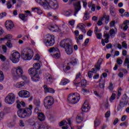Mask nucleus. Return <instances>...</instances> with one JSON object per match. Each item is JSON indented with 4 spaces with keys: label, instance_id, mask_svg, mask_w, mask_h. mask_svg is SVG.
I'll return each instance as SVG.
<instances>
[{
    "label": "nucleus",
    "instance_id": "obj_11",
    "mask_svg": "<svg viewBox=\"0 0 129 129\" xmlns=\"http://www.w3.org/2000/svg\"><path fill=\"white\" fill-rule=\"evenodd\" d=\"M21 55L19 52H15L12 54L10 59L13 63H18L20 61Z\"/></svg>",
    "mask_w": 129,
    "mask_h": 129
},
{
    "label": "nucleus",
    "instance_id": "obj_52",
    "mask_svg": "<svg viewBox=\"0 0 129 129\" xmlns=\"http://www.w3.org/2000/svg\"><path fill=\"white\" fill-rule=\"evenodd\" d=\"M12 38H13V35H12L11 34H8L6 36H5V38L7 40H10V39H12Z\"/></svg>",
    "mask_w": 129,
    "mask_h": 129
},
{
    "label": "nucleus",
    "instance_id": "obj_28",
    "mask_svg": "<svg viewBox=\"0 0 129 129\" xmlns=\"http://www.w3.org/2000/svg\"><path fill=\"white\" fill-rule=\"evenodd\" d=\"M109 34L111 38H114L115 37V34H116V31L114 29H111L109 31Z\"/></svg>",
    "mask_w": 129,
    "mask_h": 129
},
{
    "label": "nucleus",
    "instance_id": "obj_56",
    "mask_svg": "<svg viewBox=\"0 0 129 129\" xmlns=\"http://www.w3.org/2000/svg\"><path fill=\"white\" fill-rule=\"evenodd\" d=\"M105 117H109L110 116V111H108L105 114Z\"/></svg>",
    "mask_w": 129,
    "mask_h": 129
},
{
    "label": "nucleus",
    "instance_id": "obj_18",
    "mask_svg": "<svg viewBox=\"0 0 129 129\" xmlns=\"http://www.w3.org/2000/svg\"><path fill=\"white\" fill-rule=\"evenodd\" d=\"M43 88L44 90V92L47 93L49 92V93H55V90L53 89L52 88L48 87V86L44 85L43 86Z\"/></svg>",
    "mask_w": 129,
    "mask_h": 129
},
{
    "label": "nucleus",
    "instance_id": "obj_21",
    "mask_svg": "<svg viewBox=\"0 0 129 129\" xmlns=\"http://www.w3.org/2000/svg\"><path fill=\"white\" fill-rule=\"evenodd\" d=\"M77 28H79L82 32L84 34L86 33V30H85V24L83 23H79L78 24Z\"/></svg>",
    "mask_w": 129,
    "mask_h": 129
},
{
    "label": "nucleus",
    "instance_id": "obj_57",
    "mask_svg": "<svg viewBox=\"0 0 129 129\" xmlns=\"http://www.w3.org/2000/svg\"><path fill=\"white\" fill-rule=\"evenodd\" d=\"M7 16V13L3 12L0 14V18H3L4 17H6Z\"/></svg>",
    "mask_w": 129,
    "mask_h": 129
},
{
    "label": "nucleus",
    "instance_id": "obj_4",
    "mask_svg": "<svg viewBox=\"0 0 129 129\" xmlns=\"http://www.w3.org/2000/svg\"><path fill=\"white\" fill-rule=\"evenodd\" d=\"M80 100V95L77 93L70 94L68 97V101L71 104H75Z\"/></svg>",
    "mask_w": 129,
    "mask_h": 129
},
{
    "label": "nucleus",
    "instance_id": "obj_5",
    "mask_svg": "<svg viewBox=\"0 0 129 129\" xmlns=\"http://www.w3.org/2000/svg\"><path fill=\"white\" fill-rule=\"evenodd\" d=\"M43 43L47 47H51L55 44V36L53 35L48 34L45 39L43 40Z\"/></svg>",
    "mask_w": 129,
    "mask_h": 129
},
{
    "label": "nucleus",
    "instance_id": "obj_54",
    "mask_svg": "<svg viewBox=\"0 0 129 129\" xmlns=\"http://www.w3.org/2000/svg\"><path fill=\"white\" fill-rule=\"evenodd\" d=\"M102 4L104 7H106L107 6V1L102 0Z\"/></svg>",
    "mask_w": 129,
    "mask_h": 129
},
{
    "label": "nucleus",
    "instance_id": "obj_63",
    "mask_svg": "<svg viewBox=\"0 0 129 129\" xmlns=\"http://www.w3.org/2000/svg\"><path fill=\"white\" fill-rule=\"evenodd\" d=\"M123 24L125 25V26H128V24H129V21L128 20H126L125 21H124L123 22Z\"/></svg>",
    "mask_w": 129,
    "mask_h": 129
},
{
    "label": "nucleus",
    "instance_id": "obj_19",
    "mask_svg": "<svg viewBox=\"0 0 129 129\" xmlns=\"http://www.w3.org/2000/svg\"><path fill=\"white\" fill-rule=\"evenodd\" d=\"M28 73L30 76L33 77L35 75H37L38 74V71L36 70V69H34L33 68H31L29 69Z\"/></svg>",
    "mask_w": 129,
    "mask_h": 129
},
{
    "label": "nucleus",
    "instance_id": "obj_42",
    "mask_svg": "<svg viewBox=\"0 0 129 129\" xmlns=\"http://www.w3.org/2000/svg\"><path fill=\"white\" fill-rule=\"evenodd\" d=\"M70 64H72V65H73L74 66L76 65L77 64V60H76V58H74V60L70 62Z\"/></svg>",
    "mask_w": 129,
    "mask_h": 129
},
{
    "label": "nucleus",
    "instance_id": "obj_24",
    "mask_svg": "<svg viewBox=\"0 0 129 129\" xmlns=\"http://www.w3.org/2000/svg\"><path fill=\"white\" fill-rule=\"evenodd\" d=\"M38 119L40 121H43L45 120V115L42 112H39L38 114Z\"/></svg>",
    "mask_w": 129,
    "mask_h": 129
},
{
    "label": "nucleus",
    "instance_id": "obj_8",
    "mask_svg": "<svg viewBox=\"0 0 129 129\" xmlns=\"http://www.w3.org/2000/svg\"><path fill=\"white\" fill-rule=\"evenodd\" d=\"M16 100V96L13 93H9L5 98V102L8 104H13Z\"/></svg>",
    "mask_w": 129,
    "mask_h": 129
},
{
    "label": "nucleus",
    "instance_id": "obj_45",
    "mask_svg": "<svg viewBox=\"0 0 129 129\" xmlns=\"http://www.w3.org/2000/svg\"><path fill=\"white\" fill-rule=\"evenodd\" d=\"M34 60H36L37 61H39L40 60V55L38 54H36L34 56Z\"/></svg>",
    "mask_w": 129,
    "mask_h": 129
},
{
    "label": "nucleus",
    "instance_id": "obj_38",
    "mask_svg": "<svg viewBox=\"0 0 129 129\" xmlns=\"http://www.w3.org/2000/svg\"><path fill=\"white\" fill-rule=\"evenodd\" d=\"M83 35L81 34L80 35L79 38L77 36L76 37V40L77 43H79V40H83Z\"/></svg>",
    "mask_w": 129,
    "mask_h": 129
},
{
    "label": "nucleus",
    "instance_id": "obj_43",
    "mask_svg": "<svg viewBox=\"0 0 129 129\" xmlns=\"http://www.w3.org/2000/svg\"><path fill=\"white\" fill-rule=\"evenodd\" d=\"M122 59L117 58L116 62L118 65H121V64H122Z\"/></svg>",
    "mask_w": 129,
    "mask_h": 129
},
{
    "label": "nucleus",
    "instance_id": "obj_49",
    "mask_svg": "<svg viewBox=\"0 0 129 129\" xmlns=\"http://www.w3.org/2000/svg\"><path fill=\"white\" fill-rule=\"evenodd\" d=\"M115 99V94L113 93L110 98V100H114Z\"/></svg>",
    "mask_w": 129,
    "mask_h": 129
},
{
    "label": "nucleus",
    "instance_id": "obj_10",
    "mask_svg": "<svg viewBox=\"0 0 129 129\" xmlns=\"http://www.w3.org/2000/svg\"><path fill=\"white\" fill-rule=\"evenodd\" d=\"M127 103H128V101H127L126 98L123 97L120 101L119 107H117V111H120V110H121V109L123 108L125 105H127Z\"/></svg>",
    "mask_w": 129,
    "mask_h": 129
},
{
    "label": "nucleus",
    "instance_id": "obj_51",
    "mask_svg": "<svg viewBox=\"0 0 129 129\" xmlns=\"http://www.w3.org/2000/svg\"><path fill=\"white\" fill-rule=\"evenodd\" d=\"M96 35L97 39H99L100 40V39H101V37H102V34L101 33H96Z\"/></svg>",
    "mask_w": 129,
    "mask_h": 129
},
{
    "label": "nucleus",
    "instance_id": "obj_60",
    "mask_svg": "<svg viewBox=\"0 0 129 129\" xmlns=\"http://www.w3.org/2000/svg\"><path fill=\"white\" fill-rule=\"evenodd\" d=\"M12 6V4H11V2L8 1V3H7V8L8 9H11Z\"/></svg>",
    "mask_w": 129,
    "mask_h": 129
},
{
    "label": "nucleus",
    "instance_id": "obj_47",
    "mask_svg": "<svg viewBox=\"0 0 129 129\" xmlns=\"http://www.w3.org/2000/svg\"><path fill=\"white\" fill-rule=\"evenodd\" d=\"M0 59L2 60V61H3V62H5L6 61V56L3 55V54H0Z\"/></svg>",
    "mask_w": 129,
    "mask_h": 129
},
{
    "label": "nucleus",
    "instance_id": "obj_59",
    "mask_svg": "<svg viewBox=\"0 0 129 129\" xmlns=\"http://www.w3.org/2000/svg\"><path fill=\"white\" fill-rule=\"evenodd\" d=\"M2 49L4 53H7V50H8V49L7 48V46L6 45H3Z\"/></svg>",
    "mask_w": 129,
    "mask_h": 129
},
{
    "label": "nucleus",
    "instance_id": "obj_23",
    "mask_svg": "<svg viewBox=\"0 0 129 129\" xmlns=\"http://www.w3.org/2000/svg\"><path fill=\"white\" fill-rule=\"evenodd\" d=\"M102 61H103L102 58L99 59L97 63L95 65V67L97 71L100 70V66L101 65V63H102Z\"/></svg>",
    "mask_w": 129,
    "mask_h": 129
},
{
    "label": "nucleus",
    "instance_id": "obj_37",
    "mask_svg": "<svg viewBox=\"0 0 129 129\" xmlns=\"http://www.w3.org/2000/svg\"><path fill=\"white\" fill-rule=\"evenodd\" d=\"M6 45L8 47V48H13V44L11 42V40H8Z\"/></svg>",
    "mask_w": 129,
    "mask_h": 129
},
{
    "label": "nucleus",
    "instance_id": "obj_26",
    "mask_svg": "<svg viewBox=\"0 0 129 129\" xmlns=\"http://www.w3.org/2000/svg\"><path fill=\"white\" fill-rule=\"evenodd\" d=\"M24 86H25V82L24 81L19 82L15 85L16 88H22Z\"/></svg>",
    "mask_w": 129,
    "mask_h": 129
},
{
    "label": "nucleus",
    "instance_id": "obj_46",
    "mask_svg": "<svg viewBox=\"0 0 129 129\" xmlns=\"http://www.w3.org/2000/svg\"><path fill=\"white\" fill-rule=\"evenodd\" d=\"M87 84V82L85 80H82L81 82V85L82 86H85Z\"/></svg>",
    "mask_w": 129,
    "mask_h": 129
},
{
    "label": "nucleus",
    "instance_id": "obj_53",
    "mask_svg": "<svg viewBox=\"0 0 129 129\" xmlns=\"http://www.w3.org/2000/svg\"><path fill=\"white\" fill-rule=\"evenodd\" d=\"M104 38H110L109 34L107 33L106 31L104 32Z\"/></svg>",
    "mask_w": 129,
    "mask_h": 129
},
{
    "label": "nucleus",
    "instance_id": "obj_30",
    "mask_svg": "<svg viewBox=\"0 0 129 129\" xmlns=\"http://www.w3.org/2000/svg\"><path fill=\"white\" fill-rule=\"evenodd\" d=\"M80 76H81V74L80 73H79L77 74L76 79L74 81V84H79L80 82L77 81V79H79V78H80Z\"/></svg>",
    "mask_w": 129,
    "mask_h": 129
},
{
    "label": "nucleus",
    "instance_id": "obj_35",
    "mask_svg": "<svg viewBox=\"0 0 129 129\" xmlns=\"http://www.w3.org/2000/svg\"><path fill=\"white\" fill-rule=\"evenodd\" d=\"M110 14L112 16H115V10L114 8L111 7L110 8Z\"/></svg>",
    "mask_w": 129,
    "mask_h": 129
},
{
    "label": "nucleus",
    "instance_id": "obj_20",
    "mask_svg": "<svg viewBox=\"0 0 129 129\" xmlns=\"http://www.w3.org/2000/svg\"><path fill=\"white\" fill-rule=\"evenodd\" d=\"M45 78L48 84H52V83H53V79L52 78V76H51L50 74H46L45 75Z\"/></svg>",
    "mask_w": 129,
    "mask_h": 129
},
{
    "label": "nucleus",
    "instance_id": "obj_34",
    "mask_svg": "<svg viewBox=\"0 0 129 129\" xmlns=\"http://www.w3.org/2000/svg\"><path fill=\"white\" fill-rule=\"evenodd\" d=\"M83 120V119L80 116H78L76 118V121L77 123H80L81 122H82Z\"/></svg>",
    "mask_w": 129,
    "mask_h": 129
},
{
    "label": "nucleus",
    "instance_id": "obj_15",
    "mask_svg": "<svg viewBox=\"0 0 129 129\" xmlns=\"http://www.w3.org/2000/svg\"><path fill=\"white\" fill-rule=\"evenodd\" d=\"M48 29L50 30L51 32H61V30L57 25H49L48 27Z\"/></svg>",
    "mask_w": 129,
    "mask_h": 129
},
{
    "label": "nucleus",
    "instance_id": "obj_29",
    "mask_svg": "<svg viewBox=\"0 0 129 129\" xmlns=\"http://www.w3.org/2000/svg\"><path fill=\"white\" fill-rule=\"evenodd\" d=\"M69 82H70V81L68 79H64L60 82V85H66V84H68Z\"/></svg>",
    "mask_w": 129,
    "mask_h": 129
},
{
    "label": "nucleus",
    "instance_id": "obj_6",
    "mask_svg": "<svg viewBox=\"0 0 129 129\" xmlns=\"http://www.w3.org/2000/svg\"><path fill=\"white\" fill-rule=\"evenodd\" d=\"M12 73L14 80H17L19 77L23 76L24 72L22 68L19 67L17 68H15L12 69Z\"/></svg>",
    "mask_w": 129,
    "mask_h": 129
},
{
    "label": "nucleus",
    "instance_id": "obj_12",
    "mask_svg": "<svg viewBox=\"0 0 129 129\" xmlns=\"http://www.w3.org/2000/svg\"><path fill=\"white\" fill-rule=\"evenodd\" d=\"M49 53H55L56 52V53L53 54V56L54 58H55V59H58L59 57H60V53H59V49L57 47H51L49 48V50H48Z\"/></svg>",
    "mask_w": 129,
    "mask_h": 129
},
{
    "label": "nucleus",
    "instance_id": "obj_16",
    "mask_svg": "<svg viewBox=\"0 0 129 129\" xmlns=\"http://www.w3.org/2000/svg\"><path fill=\"white\" fill-rule=\"evenodd\" d=\"M5 26L8 31H11L14 28V23L12 21H7L5 22Z\"/></svg>",
    "mask_w": 129,
    "mask_h": 129
},
{
    "label": "nucleus",
    "instance_id": "obj_22",
    "mask_svg": "<svg viewBox=\"0 0 129 129\" xmlns=\"http://www.w3.org/2000/svg\"><path fill=\"white\" fill-rule=\"evenodd\" d=\"M69 64L70 63L68 62V61H64V64H63V69L64 72H67L68 70H70V69H71V68H70V66H69Z\"/></svg>",
    "mask_w": 129,
    "mask_h": 129
},
{
    "label": "nucleus",
    "instance_id": "obj_31",
    "mask_svg": "<svg viewBox=\"0 0 129 129\" xmlns=\"http://www.w3.org/2000/svg\"><path fill=\"white\" fill-rule=\"evenodd\" d=\"M19 17L22 21H23V22H26L27 20H26V15H25V14H19Z\"/></svg>",
    "mask_w": 129,
    "mask_h": 129
},
{
    "label": "nucleus",
    "instance_id": "obj_25",
    "mask_svg": "<svg viewBox=\"0 0 129 129\" xmlns=\"http://www.w3.org/2000/svg\"><path fill=\"white\" fill-rule=\"evenodd\" d=\"M101 18L103 21H105V24H108L109 22L110 19L109 15H104Z\"/></svg>",
    "mask_w": 129,
    "mask_h": 129
},
{
    "label": "nucleus",
    "instance_id": "obj_62",
    "mask_svg": "<svg viewBox=\"0 0 129 129\" xmlns=\"http://www.w3.org/2000/svg\"><path fill=\"white\" fill-rule=\"evenodd\" d=\"M110 26L111 27H114V26H115V21H111L110 23Z\"/></svg>",
    "mask_w": 129,
    "mask_h": 129
},
{
    "label": "nucleus",
    "instance_id": "obj_55",
    "mask_svg": "<svg viewBox=\"0 0 129 129\" xmlns=\"http://www.w3.org/2000/svg\"><path fill=\"white\" fill-rule=\"evenodd\" d=\"M4 116H5V113L4 112H0V120H2L3 118H4Z\"/></svg>",
    "mask_w": 129,
    "mask_h": 129
},
{
    "label": "nucleus",
    "instance_id": "obj_7",
    "mask_svg": "<svg viewBox=\"0 0 129 129\" xmlns=\"http://www.w3.org/2000/svg\"><path fill=\"white\" fill-rule=\"evenodd\" d=\"M54 102H55L54 98L52 96H49L45 98L43 104L46 108L50 109L52 107V105L54 104Z\"/></svg>",
    "mask_w": 129,
    "mask_h": 129
},
{
    "label": "nucleus",
    "instance_id": "obj_36",
    "mask_svg": "<svg viewBox=\"0 0 129 129\" xmlns=\"http://www.w3.org/2000/svg\"><path fill=\"white\" fill-rule=\"evenodd\" d=\"M104 85H105V80H103L102 82L99 84L100 88L104 89Z\"/></svg>",
    "mask_w": 129,
    "mask_h": 129
},
{
    "label": "nucleus",
    "instance_id": "obj_27",
    "mask_svg": "<svg viewBox=\"0 0 129 129\" xmlns=\"http://www.w3.org/2000/svg\"><path fill=\"white\" fill-rule=\"evenodd\" d=\"M31 79L34 82H37L40 80V76H39V75L37 74L36 75L31 77Z\"/></svg>",
    "mask_w": 129,
    "mask_h": 129
},
{
    "label": "nucleus",
    "instance_id": "obj_61",
    "mask_svg": "<svg viewBox=\"0 0 129 129\" xmlns=\"http://www.w3.org/2000/svg\"><path fill=\"white\" fill-rule=\"evenodd\" d=\"M34 104L36 106H40V101H35Z\"/></svg>",
    "mask_w": 129,
    "mask_h": 129
},
{
    "label": "nucleus",
    "instance_id": "obj_3",
    "mask_svg": "<svg viewBox=\"0 0 129 129\" xmlns=\"http://www.w3.org/2000/svg\"><path fill=\"white\" fill-rule=\"evenodd\" d=\"M71 40L68 39H64L61 40L59 43L60 47L64 48L68 55H71L73 53V47L69 43Z\"/></svg>",
    "mask_w": 129,
    "mask_h": 129
},
{
    "label": "nucleus",
    "instance_id": "obj_50",
    "mask_svg": "<svg viewBox=\"0 0 129 129\" xmlns=\"http://www.w3.org/2000/svg\"><path fill=\"white\" fill-rule=\"evenodd\" d=\"M128 124V123H127V122L125 121L124 122H122L120 124V126H123V125H124V126H127Z\"/></svg>",
    "mask_w": 129,
    "mask_h": 129
},
{
    "label": "nucleus",
    "instance_id": "obj_33",
    "mask_svg": "<svg viewBox=\"0 0 129 129\" xmlns=\"http://www.w3.org/2000/svg\"><path fill=\"white\" fill-rule=\"evenodd\" d=\"M83 19L84 21H87V20L89 19V13H88V12H85Z\"/></svg>",
    "mask_w": 129,
    "mask_h": 129
},
{
    "label": "nucleus",
    "instance_id": "obj_32",
    "mask_svg": "<svg viewBox=\"0 0 129 129\" xmlns=\"http://www.w3.org/2000/svg\"><path fill=\"white\" fill-rule=\"evenodd\" d=\"M33 68L38 71V70H39V69H40V68H41V67L40 66V63H36L35 64L33 65Z\"/></svg>",
    "mask_w": 129,
    "mask_h": 129
},
{
    "label": "nucleus",
    "instance_id": "obj_44",
    "mask_svg": "<svg viewBox=\"0 0 129 129\" xmlns=\"http://www.w3.org/2000/svg\"><path fill=\"white\" fill-rule=\"evenodd\" d=\"M102 21H103V20H102V18H100L97 22L98 26H101L103 24V23H102Z\"/></svg>",
    "mask_w": 129,
    "mask_h": 129
},
{
    "label": "nucleus",
    "instance_id": "obj_48",
    "mask_svg": "<svg viewBox=\"0 0 129 129\" xmlns=\"http://www.w3.org/2000/svg\"><path fill=\"white\" fill-rule=\"evenodd\" d=\"M122 47H123V48H124L125 49L127 48V44H126V43H125V41H123V42H122Z\"/></svg>",
    "mask_w": 129,
    "mask_h": 129
},
{
    "label": "nucleus",
    "instance_id": "obj_41",
    "mask_svg": "<svg viewBox=\"0 0 129 129\" xmlns=\"http://www.w3.org/2000/svg\"><path fill=\"white\" fill-rule=\"evenodd\" d=\"M108 88L110 91H112V90H113V84H112V83H110L109 86H108Z\"/></svg>",
    "mask_w": 129,
    "mask_h": 129
},
{
    "label": "nucleus",
    "instance_id": "obj_40",
    "mask_svg": "<svg viewBox=\"0 0 129 129\" xmlns=\"http://www.w3.org/2000/svg\"><path fill=\"white\" fill-rule=\"evenodd\" d=\"M5 79V76H4V73L0 71V81H3Z\"/></svg>",
    "mask_w": 129,
    "mask_h": 129
},
{
    "label": "nucleus",
    "instance_id": "obj_9",
    "mask_svg": "<svg viewBox=\"0 0 129 129\" xmlns=\"http://www.w3.org/2000/svg\"><path fill=\"white\" fill-rule=\"evenodd\" d=\"M21 56L24 59V60H31V59L33 58V56H34V52L32 50L28 49L27 50V53L25 54L22 51Z\"/></svg>",
    "mask_w": 129,
    "mask_h": 129
},
{
    "label": "nucleus",
    "instance_id": "obj_13",
    "mask_svg": "<svg viewBox=\"0 0 129 129\" xmlns=\"http://www.w3.org/2000/svg\"><path fill=\"white\" fill-rule=\"evenodd\" d=\"M73 5L75 9V13L74 16L76 17V15H77L78 12L81 10V2L78 1L76 3H74Z\"/></svg>",
    "mask_w": 129,
    "mask_h": 129
},
{
    "label": "nucleus",
    "instance_id": "obj_58",
    "mask_svg": "<svg viewBox=\"0 0 129 129\" xmlns=\"http://www.w3.org/2000/svg\"><path fill=\"white\" fill-rule=\"evenodd\" d=\"M106 48L107 49H111L112 48V45L111 43H109L106 45Z\"/></svg>",
    "mask_w": 129,
    "mask_h": 129
},
{
    "label": "nucleus",
    "instance_id": "obj_39",
    "mask_svg": "<svg viewBox=\"0 0 129 129\" xmlns=\"http://www.w3.org/2000/svg\"><path fill=\"white\" fill-rule=\"evenodd\" d=\"M66 124H67V122L65 120H62L59 123L60 126H63V125H66Z\"/></svg>",
    "mask_w": 129,
    "mask_h": 129
},
{
    "label": "nucleus",
    "instance_id": "obj_17",
    "mask_svg": "<svg viewBox=\"0 0 129 129\" xmlns=\"http://www.w3.org/2000/svg\"><path fill=\"white\" fill-rule=\"evenodd\" d=\"M90 109V107H89L88 105V102L87 101H85L82 107V111H83V112H87Z\"/></svg>",
    "mask_w": 129,
    "mask_h": 129
},
{
    "label": "nucleus",
    "instance_id": "obj_1",
    "mask_svg": "<svg viewBox=\"0 0 129 129\" xmlns=\"http://www.w3.org/2000/svg\"><path fill=\"white\" fill-rule=\"evenodd\" d=\"M36 3L40 4L45 10L47 9H53L56 10L59 8L56 0H35Z\"/></svg>",
    "mask_w": 129,
    "mask_h": 129
},
{
    "label": "nucleus",
    "instance_id": "obj_2",
    "mask_svg": "<svg viewBox=\"0 0 129 129\" xmlns=\"http://www.w3.org/2000/svg\"><path fill=\"white\" fill-rule=\"evenodd\" d=\"M30 108H20L17 111V114L21 118H25V117H29L32 115V109L33 107L32 105L29 106Z\"/></svg>",
    "mask_w": 129,
    "mask_h": 129
},
{
    "label": "nucleus",
    "instance_id": "obj_14",
    "mask_svg": "<svg viewBox=\"0 0 129 129\" xmlns=\"http://www.w3.org/2000/svg\"><path fill=\"white\" fill-rule=\"evenodd\" d=\"M18 95L23 98H28L31 96V94L28 91L21 90L18 93Z\"/></svg>",
    "mask_w": 129,
    "mask_h": 129
},
{
    "label": "nucleus",
    "instance_id": "obj_64",
    "mask_svg": "<svg viewBox=\"0 0 129 129\" xmlns=\"http://www.w3.org/2000/svg\"><path fill=\"white\" fill-rule=\"evenodd\" d=\"M88 77L89 78H92V72L89 71L88 73Z\"/></svg>",
    "mask_w": 129,
    "mask_h": 129
}]
</instances>
